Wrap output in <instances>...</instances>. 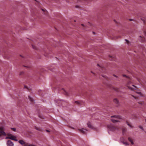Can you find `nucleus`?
<instances>
[{
    "label": "nucleus",
    "mask_w": 146,
    "mask_h": 146,
    "mask_svg": "<svg viewBox=\"0 0 146 146\" xmlns=\"http://www.w3.org/2000/svg\"><path fill=\"white\" fill-rule=\"evenodd\" d=\"M123 76L124 77H126L128 78V80L127 85V86L129 89L133 90H136L137 88L136 87L133 85L132 82H131V80L129 78L127 77L125 75H123Z\"/></svg>",
    "instance_id": "f257e3e1"
},
{
    "label": "nucleus",
    "mask_w": 146,
    "mask_h": 146,
    "mask_svg": "<svg viewBox=\"0 0 146 146\" xmlns=\"http://www.w3.org/2000/svg\"><path fill=\"white\" fill-rule=\"evenodd\" d=\"M107 127L109 133L110 131H113L118 129L117 127L112 124L108 125Z\"/></svg>",
    "instance_id": "f03ea898"
},
{
    "label": "nucleus",
    "mask_w": 146,
    "mask_h": 146,
    "mask_svg": "<svg viewBox=\"0 0 146 146\" xmlns=\"http://www.w3.org/2000/svg\"><path fill=\"white\" fill-rule=\"evenodd\" d=\"M111 117H114V119H111V121L113 123H115L119 121L118 120L119 119H121V117L119 115H115L112 116Z\"/></svg>",
    "instance_id": "7ed1b4c3"
},
{
    "label": "nucleus",
    "mask_w": 146,
    "mask_h": 146,
    "mask_svg": "<svg viewBox=\"0 0 146 146\" xmlns=\"http://www.w3.org/2000/svg\"><path fill=\"white\" fill-rule=\"evenodd\" d=\"M7 136L8 137H6V139H10L16 141H17V140L16 139V137L15 136L10 134H8Z\"/></svg>",
    "instance_id": "20e7f679"
},
{
    "label": "nucleus",
    "mask_w": 146,
    "mask_h": 146,
    "mask_svg": "<svg viewBox=\"0 0 146 146\" xmlns=\"http://www.w3.org/2000/svg\"><path fill=\"white\" fill-rule=\"evenodd\" d=\"M2 135H6V134L4 132V128L3 127H0V137Z\"/></svg>",
    "instance_id": "39448f33"
},
{
    "label": "nucleus",
    "mask_w": 146,
    "mask_h": 146,
    "mask_svg": "<svg viewBox=\"0 0 146 146\" xmlns=\"http://www.w3.org/2000/svg\"><path fill=\"white\" fill-rule=\"evenodd\" d=\"M7 146H13V143L10 140H8L7 143Z\"/></svg>",
    "instance_id": "423d86ee"
},
{
    "label": "nucleus",
    "mask_w": 146,
    "mask_h": 146,
    "mask_svg": "<svg viewBox=\"0 0 146 146\" xmlns=\"http://www.w3.org/2000/svg\"><path fill=\"white\" fill-rule=\"evenodd\" d=\"M78 130L80 131V132L83 133H85L87 131V130L85 129L82 128V129H79Z\"/></svg>",
    "instance_id": "0eeeda50"
},
{
    "label": "nucleus",
    "mask_w": 146,
    "mask_h": 146,
    "mask_svg": "<svg viewBox=\"0 0 146 146\" xmlns=\"http://www.w3.org/2000/svg\"><path fill=\"white\" fill-rule=\"evenodd\" d=\"M114 102L116 104V106H118L119 105V102L117 98H115L113 100Z\"/></svg>",
    "instance_id": "6e6552de"
},
{
    "label": "nucleus",
    "mask_w": 146,
    "mask_h": 146,
    "mask_svg": "<svg viewBox=\"0 0 146 146\" xmlns=\"http://www.w3.org/2000/svg\"><path fill=\"white\" fill-rule=\"evenodd\" d=\"M61 90L62 91V92L66 96H69V93L67 92L63 88H62L61 89Z\"/></svg>",
    "instance_id": "1a4fd4ad"
},
{
    "label": "nucleus",
    "mask_w": 146,
    "mask_h": 146,
    "mask_svg": "<svg viewBox=\"0 0 146 146\" xmlns=\"http://www.w3.org/2000/svg\"><path fill=\"white\" fill-rule=\"evenodd\" d=\"M19 142L22 145H24V146H25V144H28V143H25L24 141L22 140H21L19 141Z\"/></svg>",
    "instance_id": "9d476101"
},
{
    "label": "nucleus",
    "mask_w": 146,
    "mask_h": 146,
    "mask_svg": "<svg viewBox=\"0 0 146 146\" xmlns=\"http://www.w3.org/2000/svg\"><path fill=\"white\" fill-rule=\"evenodd\" d=\"M140 38L139 39L140 41L142 42H144L145 41V38L144 37H143L141 36H139Z\"/></svg>",
    "instance_id": "9b49d317"
},
{
    "label": "nucleus",
    "mask_w": 146,
    "mask_h": 146,
    "mask_svg": "<svg viewBox=\"0 0 146 146\" xmlns=\"http://www.w3.org/2000/svg\"><path fill=\"white\" fill-rule=\"evenodd\" d=\"M126 123L131 128H133V126H132L131 124L130 123H129L127 121H126Z\"/></svg>",
    "instance_id": "f8f14e48"
},
{
    "label": "nucleus",
    "mask_w": 146,
    "mask_h": 146,
    "mask_svg": "<svg viewBox=\"0 0 146 146\" xmlns=\"http://www.w3.org/2000/svg\"><path fill=\"white\" fill-rule=\"evenodd\" d=\"M87 125L88 127L90 128H93V127L92 126L91 123L90 122H88L87 123Z\"/></svg>",
    "instance_id": "ddd939ff"
},
{
    "label": "nucleus",
    "mask_w": 146,
    "mask_h": 146,
    "mask_svg": "<svg viewBox=\"0 0 146 146\" xmlns=\"http://www.w3.org/2000/svg\"><path fill=\"white\" fill-rule=\"evenodd\" d=\"M136 93L138 94V96H143V94L140 92H136Z\"/></svg>",
    "instance_id": "4468645a"
},
{
    "label": "nucleus",
    "mask_w": 146,
    "mask_h": 146,
    "mask_svg": "<svg viewBox=\"0 0 146 146\" xmlns=\"http://www.w3.org/2000/svg\"><path fill=\"white\" fill-rule=\"evenodd\" d=\"M131 96H133L135 99L137 100L139 99V97L136 95H131Z\"/></svg>",
    "instance_id": "2eb2a0df"
},
{
    "label": "nucleus",
    "mask_w": 146,
    "mask_h": 146,
    "mask_svg": "<svg viewBox=\"0 0 146 146\" xmlns=\"http://www.w3.org/2000/svg\"><path fill=\"white\" fill-rule=\"evenodd\" d=\"M35 128L37 130L39 131H41L42 129L40 127H37L36 126L35 127Z\"/></svg>",
    "instance_id": "dca6fc26"
},
{
    "label": "nucleus",
    "mask_w": 146,
    "mask_h": 146,
    "mask_svg": "<svg viewBox=\"0 0 146 146\" xmlns=\"http://www.w3.org/2000/svg\"><path fill=\"white\" fill-rule=\"evenodd\" d=\"M128 139L129 141L131 142V144L132 145L134 143H133V142L132 141V139L130 138L129 137L128 138Z\"/></svg>",
    "instance_id": "f3484780"
},
{
    "label": "nucleus",
    "mask_w": 146,
    "mask_h": 146,
    "mask_svg": "<svg viewBox=\"0 0 146 146\" xmlns=\"http://www.w3.org/2000/svg\"><path fill=\"white\" fill-rule=\"evenodd\" d=\"M28 98H29V100L31 102H33V99L32 98H31L30 96H28Z\"/></svg>",
    "instance_id": "a211bd4d"
},
{
    "label": "nucleus",
    "mask_w": 146,
    "mask_h": 146,
    "mask_svg": "<svg viewBox=\"0 0 146 146\" xmlns=\"http://www.w3.org/2000/svg\"><path fill=\"white\" fill-rule=\"evenodd\" d=\"M25 146H36L34 145H33L30 144L28 143V144H25Z\"/></svg>",
    "instance_id": "6ab92c4d"
},
{
    "label": "nucleus",
    "mask_w": 146,
    "mask_h": 146,
    "mask_svg": "<svg viewBox=\"0 0 146 146\" xmlns=\"http://www.w3.org/2000/svg\"><path fill=\"white\" fill-rule=\"evenodd\" d=\"M42 10L44 12V14L45 15H47L48 13V12L45 9H42Z\"/></svg>",
    "instance_id": "aec40b11"
},
{
    "label": "nucleus",
    "mask_w": 146,
    "mask_h": 146,
    "mask_svg": "<svg viewBox=\"0 0 146 146\" xmlns=\"http://www.w3.org/2000/svg\"><path fill=\"white\" fill-rule=\"evenodd\" d=\"M126 129L125 128H123L122 129V132L123 134H124L125 132L126 131Z\"/></svg>",
    "instance_id": "412c9836"
},
{
    "label": "nucleus",
    "mask_w": 146,
    "mask_h": 146,
    "mask_svg": "<svg viewBox=\"0 0 146 146\" xmlns=\"http://www.w3.org/2000/svg\"><path fill=\"white\" fill-rule=\"evenodd\" d=\"M102 76L103 77L106 79L107 80H108V78L106 75H102Z\"/></svg>",
    "instance_id": "4be33fe9"
},
{
    "label": "nucleus",
    "mask_w": 146,
    "mask_h": 146,
    "mask_svg": "<svg viewBox=\"0 0 146 146\" xmlns=\"http://www.w3.org/2000/svg\"><path fill=\"white\" fill-rule=\"evenodd\" d=\"M32 46L33 48V49H37L36 47L35 46V45H32Z\"/></svg>",
    "instance_id": "5701e85b"
},
{
    "label": "nucleus",
    "mask_w": 146,
    "mask_h": 146,
    "mask_svg": "<svg viewBox=\"0 0 146 146\" xmlns=\"http://www.w3.org/2000/svg\"><path fill=\"white\" fill-rule=\"evenodd\" d=\"M123 143L124 144H125L126 145H128V143L127 142H123Z\"/></svg>",
    "instance_id": "b1692460"
},
{
    "label": "nucleus",
    "mask_w": 146,
    "mask_h": 146,
    "mask_svg": "<svg viewBox=\"0 0 146 146\" xmlns=\"http://www.w3.org/2000/svg\"><path fill=\"white\" fill-rule=\"evenodd\" d=\"M75 103H76L78 105H79L80 104V103L78 101H75Z\"/></svg>",
    "instance_id": "393cba45"
},
{
    "label": "nucleus",
    "mask_w": 146,
    "mask_h": 146,
    "mask_svg": "<svg viewBox=\"0 0 146 146\" xmlns=\"http://www.w3.org/2000/svg\"><path fill=\"white\" fill-rule=\"evenodd\" d=\"M11 129L14 131H16V129L15 128H11Z\"/></svg>",
    "instance_id": "a878e982"
},
{
    "label": "nucleus",
    "mask_w": 146,
    "mask_h": 146,
    "mask_svg": "<svg viewBox=\"0 0 146 146\" xmlns=\"http://www.w3.org/2000/svg\"><path fill=\"white\" fill-rule=\"evenodd\" d=\"M139 128H140V129H142V130H143L144 129H143V127L141 126H139Z\"/></svg>",
    "instance_id": "bb28decb"
},
{
    "label": "nucleus",
    "mask_w": 146,
    "mask_h": 146,
    "mask_svg": "<svg viewBox=\"0 0 146 146\" xmlns=\"http://www.w3.org/2000/svg\"><path fill=\"white\" fill-rule=\"evenodd\" d=\"M125 40L126 41V42H127V43H128L129 41L127 40V39H125Z\"/></svg>",
    "instance_id": "cd10ccee"
},
{
    "label": "nucleus",
    "mask_w": 146,
    "mask_h": 146,
    "mask_svg": "<svg viewBox=\"0 0 146 146\" xmlns=\"http://www.w3.org/2000/svg\"><path fill=\"white\" fill-rule=\"evenodd\" d=\"M23 72H21L20 73V75H21L22 74H23Z\"/></svg>",
    "instance_id": "c85d7f7f"
},
{
    "label": "nucleus",
    "mask_w": 146,
    "mask_h": 146,
    "mask_svg": "<svg viewBox=\"0 0 146 146\" xmlns=\"http://www.w3.org/2000/svg\"><path fill=\"white\" fill-rule=\"evenodd\" d=\"M25 88H26L27 89H29L26 86H25Z\"/></svg>",
    "instance_id": "c756f323"
},
{
    "label": "nucleus",
    "mask_w": 146,
    "mask_h": 146,
    "mask_svg": "<svg viewBox=\"0 0 146 146\" xmlns=\"http://www.w3.org/2000/svg\"><path fill=\"white\" fill-rule=\"evenodd\" d=\"M110 57L111 58V60H112V56H110Z\"/></svg>",
    "instance_id": "7c9ffc66"
},
{
    "label": "nucleus",
    "mask_w": 146,
    "mask_h": 146,
    "mask_svg": "<svg viewBox=\"0 0 146 146\" xmlns=\"http://www.w3.org/2000/svg\"><path fill=\"white\" fill-rule=\"evenodd\" d=\"M139 104H143V102H138Z\"/></svg>",
    "instance_id": "2f4dec72"
},
{
    "label": "nucleus",
    "mask_w": 146,
    "mask_h": 146,
    "mask_svg": "<svg viewBox=\"0 0 146 146\" xmlns=\"http://www.w3.org/2000/svg\"><path fill=\"white\" fill-rule=\"evenodd\" d=\"M46 131L47 132H50L48 130H46Z\"/></svg>",
    "instance_id": "473e14b6"
},
{
    "label": "nucleus",
    "mask_w": 146,
    "mask_h": 146,
    "mask_svg": "<svg viewBox=\"0 0 146 146\" xmlns=\"http://www.w3.org/2000/svg\"><path fill=\"white\" fill-rule=\"evenodd\" d=\"M113 76L116 77H117V76H116L115 75H113Z\"/></svg>",
    "instance_id": "72a5a7b5"
},
{
    "label": "nucleus",
    "mask_w": 146,
    "mask_h": 146,
    "mask_svg": "<svg viewBox=\"0 0 146 146\" xmlns=\"http://www.w3.org/2000/svg\"><path fill=\"white\" fill-rule=\"evenodd\" d=\"M145 34L146 35V31L144 32Z\"/></svg>",
    "instance_id": "f704fd0d"
},
{
    "label": "nucleus",
    "mask_w": 146,
    "mask_h": 146,
    "mask_svg": "<svg viewBox=\"0 0 146 146\" xmlns=\"http://www.w3.org/2000/svg\"><path fill=\"white\" fill-rule=\"evenodd\" d=\"M115 90L116 91H117V92H118V90H117V89H115Z\"/></svg>",
    "instance_id": "c9c22d12"
},
{
    "label": "nucleus",
    "mask_w": 146,
    "mask_h": 146,
    "mask_svg": "<svg viewBox=\"0 0 146 146\" xmlns=\"http://www.w3.org/2000/svg\"><path fill=\"white\" fill-rule=\"evenodd\" d=\"M129 20H130V21H132V19H129Z\"/></svg>",
    "instance_id": "e433bc0d"
},
{
    "label": "nucleus",
    "mask_w": 146,
    "mask_h": 146,
    "mask_svg": "<svg viewBox=\"0 0 146 146\" xmlns=\"http://www.w3.org/2000/svg\"><path fill=\"white\" fill-rule=\"evenodd\" d=\"M81 25L82 26H84V25L83 24H82Z\"/></svg>",
    "instance_id": "4c0bfd02"
},
{
    "label": "nucleus",
    "mask_w": 146,
    "mask_h": 146,
    "mask_svg": "<svg viewBox=\"0 0 146 146\" xmlns=\"http://www.w3.org/2000/svg\"><path fill=\"white\" fill-rule=\"evenodd\" d=\"M102 69H104V68H103V67H102Z\"/></svg>",
    "instance_id": "58836bf2"
},
{
    "label": "nucleus",
    "mask_w": 146,
    "mask_h": 146,
    "mask_svg": "<svg viewBox=\"0 0 146 146\" xmlns=\"http://www.w3.org/2000/svg\"><path fill=\"white\" fill-rule=\"evenodd\" d=\"M114 21H115V22H116V21H115V20H114Z\"/></svg>",
    "instance_id": "ea45409f"
},
{
    "label": "nucleus",
    "mask_w": 146,
    "mask_h": 146,
    "mask_svg": "<svg viewBox=\"0 0 146 146\" xmlns=\"http://www.w3.org/2000/svg\"><path fill=\"white\" fill-rule=\"evenodd\" d=\"M98 66H99V64H98Z\"/></svg>",
    "instance_id": "a19ab883"
},
{
    "label": "nucleus",
    "mask_w": 146,
    "mask_h": 146,
    "mask_svg": "<svg viewBox=\"0 0 146 146\" xmlns=\"http://www.w3.org/2000/svg\"><path fill=\"white\" fill-rule=\"evenodd\" d=\"M93 33H94V32H93Z\"/></svg>",
    "instance_id": "79ce46f5"
},
{
    "label": "nucleus",
    "mask_w": 146,
    "mask_h": 146,
    "mask_svg": "<svg viewBox=\"0 0 146 146\" xmlns=\"http://www.w3.org/2000/svg\"><path fill=\"white\" fill-rule=\"evenodd\" d=\"M134 118H136V116H135V117Z\"/></svg>",
    "instance_id": "37998d69"
},
{
    "label": "nucleus",
    "mask_w": 146,
    "mask_h": 146,
    "mask_svg": "<svg viewBox=\"0 0 146 146\" xmlns=\"http://www.w3.org/2000/svg\"><path fill=\"white\" fill-rule=\"evenodd\" d=\"M145 121H146V120H145Z\"/></svg>",
    "instance_id": "c03bdc74"
}]
</instances>
